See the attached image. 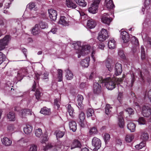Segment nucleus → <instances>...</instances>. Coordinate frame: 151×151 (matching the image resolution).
I'll return each instance as SVG.
<instances>
[{
  "label": "nucleus",
  "mask_w": 151,
  "mask_h": 151,
  "mask_svg": "<svg viewBox=\"0 0 151 151\" xmlns=\"http://www.w3.org/2000/svg\"><path fill=\"white\" fill-rule=\"evenodd\" d=\"M135 125L133 123L130 122L127 125L128 128L132 132H134L135 129Z\"/></svg>",
  "instance_id": "28"
},
{
  "label": "nucleus",
  "mask_w": 151,
  "mask_h": 151,
  "mask_svg": "<svg viewBox=\"0 0 151 151\" xmlns=\"http://www.w3.org/2000/svg\"><path fill=\"white\" fill-rule=\"evenodd\" d=\"M146 95H147V96L151 101V89H150L148 92H146Z\"/></svg>",
  "instance_id": "62"
},
{
  "label": "nucleus",
  "mask_w": 151,
  "mask_h": 151,
  "mask_svg": "<svg viewBox=\"0 0 151 151\" xmlns=\"http://www.w3.org/2000/svg\"><path fill=\"white\" fill-rule=\"evenodd\" d=\"M101 0H93V3L95 5H99Z\"/></svg>",
  "instance_id": "63"
},
{
  "label": "nucleus",
  "mask_w": 151,
  "mask_h": 151,
  "mask_svg": "<svg viewBox=\"0 0 151 151\" xmlns=\"http://www.w3.org/2000/svg\"><path fill=\"white\" fill-rule=\"evenodd\" d=\"M47 140L48 138L47 135L46 134H45L43 137L41 142L42 143H44L46 141H47Z\"/></svg>",
  "instance_id": "60"
},
{
  "label": "nucleus",
  "mask_w": 151,
  "mask_h": 151,
  "mask_svg": "<svg viewBox=\"0 0 151 151\" xmlns=\"http://www.w3.org/2000/svg\"><path fill=\"white\" fill-rule=\"evenodd\" d=\"M35 6V4L34 2L30 3L27 6V8L31 10Z\"/></svg>",
  "instance_id": "54"
},
{
  "label": "nucleus",
  "mask_w": 151,
  "mask_h": 151,
  "mask_svg": "<svg viewBox=\"0 0 151 151\" xmlns=\"http://www.w3.org/2000/svg\"><path fill=\"white\" fill-rule=\"evenodd\" d=\"M35 134L37 137H40L42 135V130L40 128H38L35 130Z\"/></svg>",
  "instance_id": "40"
},
{
  "label": "nucleus",
  "mask_w": 151,
  "mask_h": 151,
  "mask_svg": "<svg viewBox=\"0 0 151 151\" xmlns=\"http://www.w3.org/2000/svg\"><path fill=\"white\" fill-rule=\"evenodd\" d=\"M94 114V111L93 109L89 108L87 110V115L88 117L92 116Z\"/></svg>",
  "instance_id": "45"
},
{
  "label": "nucleus",
  "mask_w": 151,
  "mask_h": 151,
  "mask_svg": "<svg viewBox=\"0 0 151 151\" xmlns=\"http://www.w3.org/2000/svg\"><path fill=\"white\" fill-rule=\"evenodd\" d=\"M115 74L116 76L120 75L122 71V65L119 63H116L115 68Z\"/></svg>",
  "instance_id": "12"
},
{
  "label": "nucleus",
  "mask_w": 151,
  "mask_h": 151,
  "mask_svg": "<svg viewBox=\"0 0 151 151\" xmlns=\"http://www.w3.org/2000/svg\"><path fill=\"white\" fill-rule=\"evenodd\" d=\"M67 78L69 80H70L73 77V75L71 72L69 70H68L67 72V74L66 75Z\"/></svg>",
  "instance_id": "41"
},
{
  "label": "nucleus",
  "mask_w": 151,
  "mask_h": 151,
  "mask_svg": "<svg viewBox=\"0 0 151 151\" xmlns=\"http://www.w3.org/2000/svg\"><path fill=\"white\" fill-rule=\"evenodd\" d=\"M108 37L107 31L106 29H102L101 31L99 33L98 39L101 42L105 41Z\"/></svg>",
  "instance_id": "4"
},
{
  "label": "nucleus",
  "mask_w": 151,
  "mask_h": 151,
  "mask_svg": "<svg viewBox=\"0 0 151 151\" xmlns=\"http://www.w3.org/2000/svg\"><path fill=\"white\" fill-rule=\"evenodd\" d=\"M112 19L109 16L108 14L106 13H104L102 16L101 18L102 22L106 24L109 25Z\"/></svg>",
  "instance_id": "9"
},
{
  "label": "nucleus",
  "mask_w": 151,
  "mask_h": 151,
  "mask_svg": "<svg viewBox=\"0 0 151 151\" xmlns=\"http://www.w3.org/2000/svg\"><path fill=\"white\" fill-rule=\"evenodd\" d=\"M37 146L35 145H32L30 146L28 151H37Z\"/></svg>",
  "instance_id": "56"
},
{
  "label": "nucleus",
  "mask_w": 151,
  "mask_h": 151,
  "mask_svg": "<svg viewBox=\"0 0 151 151\" xmlns=\"http://www.w3.org/2000/svg\"><path fill=\"white\" fill-rule=\"evenodd\" d=\"M76 3L80 6L85 7L87 4V3L84 0H74Z\"/></svg>",
  "instance_id": "29"
},
{
  "label": "nucleus",
  "mask_w": 151,
  "mask_h": 151,
  "mask_svg": "<svg viewBox=\"0 0 151 151\" xmlns=\"http://www.w3.org/2000/svg\"><path fill=\"white\" fill-rule=\"evenodd\" d=\"M141 59L142 60H144L146 58V55L144 48L143 46L141 47Z\"/></svg>",
  "instance_id": "42"
},
{
  "label": "nucleus",
  "mask_w": 151,
  "mask_h": 151,
  "mask_svg": "<svg viewBox=\"0 0 151 151\" xmlns=\"http://www.w3.org/2000/svg\"><path fill=\"white\" fill-rule=\"evenodd\" d=\"M77 105L78 108L82 110L84 108L83 105L82 103V101L83 99V96L81 95H78L77 96Z\"/></svg>",
  "instance_id": "8"
},
{
  "label": "nucleus",
  "mask_w": 151,
  "mask_h": 151,
  "mask_svg": "<svg viewBox=\"0 0 151 151\" xmlns=\"http://www.w3.org/2000/svg\"><path fill=\"white\" fill-rule=\"evenodd\" d=\"M98 5H95L92 3L91 6L88 9L89 12L92 13L94 14L97 12Z\"/></svg>",
  "instance_id": "22"
},
{
  "label": "nucleus",
  "mask_w": 151,
  "mask_h": 151,
  "mask_svg": "<svg viewBox=\"0 0 151 151\" xmlns=\"http://www.w3.org/2000/svg\"><path fill=\"white\" fill-rule=\"evenodd\" d=\"M142 114L145 117H148L151 114V108L147 106H144L142 107Z\"/></svg>",
  "instance_id": "6"
},
{
  "label": "nucleus",
  "mask_w": 151,
  "mask_h": 151,
  "mask_svg": "<svg viewBox=\"0 0 151 151\" xmlns=\"http://www.w3.org/2000/svg\"><path fill=\"white\" fill-rule=\"evenodd\" d=\"M149 138V136L147 133H142L140 139L143 141H145L147 140Z\"/></svg>",
  "instance_id": "37"
},
{
  "label": "nucleus",
  "mask_w": 151,
  "mask_h": 151,
  "mask_svg": "<svg viewBox=\"0 0 151 151\" xmlns=\"http://www.w3.org/2000/svg\"><path fill=\"white\" fill-rule=\"evenodd\" d=\"M32 114L31 111L29 109H25L22 111L21 116L22 118H27L29 115Z\"/></svg>",
  "instance_id": "16"
},
{
  "label": "nucleus",
  "mask_w": 151,
  "mask_h": 151,
  "mask_svg": "<svg viewBox=\"0 0 151 151\" xmlns=\"http://www.w3.org/2000/svg\"><path fill=\"white\" fill-rule=\"evenodd\" d=\"M60 100L56 99L54 100V105L55 108L58 109L60 107Z\"/></svg>",
  "instance_id": "48"
},
{
  "label": "nucleus",
  "mask_w": 151,
  "mask_h": 151,
  "mask_svg": "<svg viewBox=\"0 0 151 151\" xmlns=\"http://www.w3.org/2000/svg\"><path fill=\"white\" fill-rule=\"evenodd\" d=\"M58 78L59 79V81H61L63 78V70L60 69H58Z\"/></svg>",
  "instance_id": "39"
},
{
  "label": "nucleus",
  "mask_w": 151,
  "mask_h": 151,
  "mask_svg": "<svg viewBox=\"0 0 151 151\" xmlns=\"http://www.w3.org/2000/svg\"><path fill=\"white\" fill-rule=\"evenodd\" d=\"M3 144L5 146H10L12 143V141L7 137H4L1 139Z\"/></svg>",
  "instance_id": "17"
},
{
  "label": "nucleus",
  "mask_w": 151,
  "mask_h": 151,
  "mask_svg": "<svg viewBox=\"0 0 151 151\" xmlns=\"http://www.w3.org/2000/svg\"><path fill=\"white\" fill-rule=\"evenodd\" d=\"M69 22L67 20V18L64 16H61L58 22L59 24L64 26H68Z\"/></svg>",
  "instance_id": "15"
},
{
  "label": "nucleus",
  "mask_w": 151,
  "mask_h": 151,
  "mask_svg": "<svg viewBox=\"0 0 151 151\" xmlns=\"http://www.w3.org/2000/svg\"><path fill=\"white\" fill-rule=\"evenodd\" d=\"M145 141H143L140 143L139 145H136L135 146V147L137 149H139L144 147L145 146Z\"/></svg>",
  "instance_id": "44"
},
{
  "label": "nucleus",
  "mask_w": 151,
  "mask_h": 151,
  "mask_svg": "<svg viewBox=\"0 0 151 151\" xmlns=\"http://www.w3.org/2000/svg\"><path fill=\"white\" fill-rule=\"evenodd\" d=\"M66 4L68 7L75 9L77 7V5L74 3L71 0H66Z\"/></svg>",
  "instance_id": "23"
},
{
  "label": "nucleus",
  "mask_w": 151,
  "mask_h": 151,
  "mask_svg": "<svg viewBox=\"0 0 151 151\" xmlns=\"http://www.w3.org/2000/svg\"><path fill=\"white\" fill-rule=\"evenodd\" d=\"M10 40V36L9 35H6L3 39L0 40V51L5 48Z\"/></svg>",
  "instance_id": "2"
},
{
  "label": "nucleus",
  "mask_w": 151,
  "mask_h": 151,
  "mask_svg": "<svg viewBox=\"0 0 151 151\" xmlns=\"http://www.w3.org/2000/svg\"><path fill=\"white\" fill-rule=\"evenodd\" d=\"M14 127L13 125L10 124L7 127V130L9 132H13L14 130Z\"/></svg>",
  "instance_id": "50"
},
{
  "label": "nucleus",
  "mask_w": 151,
  "mask_h": 151,
  "mask_svg": "<svg viewBox=\"0 0 151 151\" xmlns=\"http://www.w3.org/2000/svg\"><path fill=\"white\" fill-rule=\"evenodd\" d=\"M81 48L80 42H78L74 44V48L76 50H80L81 48Z\"/></svg>",
  "instance_id": "51"
},
{
  "label": "nucleus",
  "mask_w": 151,
  "mask_h": 151,
  "mask_svg": "<svg viewBox=\"0 0 151 151\" xmlns=\"http://www.w3.org/2000/svg\"><path fill=\"white\" fill-rule=\"evenodd\" d=\"M134 138V136L132 134H127L125 137V140L127 142H131Z\"/></svg>",
  "instance_id": "34"
},
{
  "label": "nucleus",
  "mask_w": 151,
  "mask_h": 151,
  "mask_svg": "<svg viewBox=\"0 0 151 151\" xmlns=\"http://www.w3.org/2000/svg\"><path fill=\"white\" fill-rule=\"evenodd\" d=\"M41 32V30L39 28V25L36 24L32 30V33L34 35H36L39 34Z\"/></svg>",
  "instance_id": "20"
},
{
  "label": "nucleus",
  "mask_w": 151,
  "mask_h": 151,
  "mask_svg": "<svg viewBox=\"0 0 151 151\" xmlns=\"http://www.w3.org/2000/svg\"><path fill=\"white\" fill-rule=\"evenodd\" d=\"M119 55L122 58H124L125 57V55L123 51L122 50H120L119 52Z\"/></svg>",
  "instance_id": "64"
},
{
  "label": "nucleus",
  "mask_w": 151,
  "mask_h": 151,
  "mask_svg": "<svg viewBox=\"0 0 151 151\" xmlns=\"http://www.w3.org/2000/svg\"><path fill=\"white\" fill-rule=\"evenodd\" d=\"M106 88L110 90H112L115 87L116 83L114 79L108 77L105 79L104 81Z\"/></svg>",
  "instance_id": "1"
},
{
  "label": "nucleus",
  "mask_w": 151,
  "mask_h": 151,
  "mask_svg": "<svg viewBox=\"0 0 151 151\" xmlns=\"http://www.w3.org/2000/svg\"><path fill=\"white\" fill-rule=\"evenodd\" d=\"M68 111L69 115L72 117L74 116V110L71 107L70 104H68Z\"/></svg>",
  "instance_id": "31"
},
{
  "label": "nucleus",
  "mask_w": 151,
  "mask_h": 151,
  "mask_svg": "<svg viewBox=\"0 0 151 151\" xmlns=\"http://www.w3.org/2000/svg\"><path fill=\"white\" fill-rule=\"evenodd\" d=\"M90 60V58H86L81 61V65L84 67H87L89 65Z\"/></svg>",
  "instance_id": "21"
},
{
  "label": "nucleus",
  "mask_w": 151,
  "mask_h": 151,
  "mask_svg": "<svg viewBox=\"0 0 151 151\" xmlns=\"http://www.w3.org/2000/svg\"><path fill=\"white\" fill-rule=\"evenodd\" d=\"M49 16L50 19L53 21H55L56 19L57 15V12L53 9H50L48 10Z\"/></svg>",
  "instance_id": "7"
},
{
  "label": "nucleus",
  "mask_w": 151,
  "mask_h": 151,
  "mask_svg": "<svg viewBox=\"0 0 151 151\" xmlns=\"http://www.w3.org/2000/svg\"><path fill=\"white\" fill-rule=\"evenodd\" d=\"M121 34L124 42L127 43L129 41V35L126 31H121Z\"/></svg>",
  "instance_id": "14"
},
{
  "label": "nucleus",
  "mask_w": 151,
  "mask_h": 151,
  "mask_svg": "<svg viewBox=\"0 0 151 151\" xmlns=\"http://www.w3.org/2000/svg\"><path fill=\"white\" fill-rule=\"evenodd\" d=\"M69 127L70 129L73 132H75L77 129V125L76 123L74 121H72L69 122Z\"/></svg>",
  "instance_id": "25"
},
{
  "label": "nucleus",
  "mask_w": 151,
  "mask_h": 151,
  "mask_svg": "<svg viewBox=\"0 0 151 151\" xmlns=\"http://www.w3.org/2000/svg\"><path fill=\"white\" fill-rule=\"evenodd\" d=\"M105 4L108 9H111L114 6L112 0H105Z\"/></svg>",
  "instance_id": "18"
},
{
  "label": "nucleus",
  "mask_w": 151,
  "mask_h": 151,
  "mask_svg": "<svg viewBox=\"0 0 151 151\" xmlns=\"http://www.w3.org/2000/svg\"><path fill=\"white\" fill-rule=\"evenodd\" d=\"M101 88L100 84L98 83L95 82L93 86V91L94 93L99 94L101 92Z\"/></svg>",
  "instance_id": "10"
},
{
  "label": "nucleus",
  "mask_w": 151,
  "mask_h": 151,
  "mask_svg": "<svg viewBox=\"0 0 151 151\" xmlns=\"http://www.w3.org/2000/svg\"><path fill=\"white\" fill-rule=\"evenodd\" d=\"M48 75H49V73H47V72H45L44 73V74L42 75V76H43L42 77V78L44 79H48Z\"/></svg>",
  "instance_id": "61"
},
{
  "label": "nucleus",
  "mask_w": 151,
  "mask_h": 151,
  "mask_svg": "<svg viewBox=\"0 0 151 151\" xmlns=\"http://www.w3.org/2000/svg\"><path fill=\"white\" fill-rule=\"evenodd\" d=\"M109 47L111 49H113L115 47L116 45L114 40H110L108 42Z\"/></svg>",
  "instance_id": "32"
},
{
  "label": "nucleus",
  "mask_w": 151,
  "mask_h": 151,
  "mask_svg": "<svg viewBox=\"0 0 151 151\" xmlns=\"http://www.w3.org/2000/svg\"><path fill=\"white\" fill-rule=\"evenodd\" d=\"M104 138L106 144L110 140V135L108 133H106L104 136Z\"/></svg>",
  "instance_id": "46"
},
{
  "label": "nucleus",
  "mask_w": 151,
  "mask_h": 151,
  "mask_svg": "<svg viewBox=\"0 0 151 151\" xmlns=\"http://www.w3.org/2000/svg\"><path fill=\"white\" fill-rule=\"evenodd\" d=\"M126 111L128 112L129 114H133L134 113V111L133 109L131 108H128L127 109Z\"/></svg>",
  "instance_id": "58"
},
{
  "label": "nucleus",
  "mask_w": 151,
  "mask_h": 151,
  "mask_svg": "<svg viewBox=\"0 0 151 151\" xmlns=\"http://www.w3.org/2000/svg\"><path fill=\"white\" fill-rule=\"evenodd\" d=\"M85 118V115L84 113L81 112L78 116V119H77V121L80 126L82 127L85 126L86 122Z\"/></svg>",
  "instance_id": "5"
},
{
  "label": "nucleus",
  "mask_w": 151,
  "mask_h": 151,
  "mask_svg": "<svg viewBox=\"0 0 151 151\" xmlns=\"http://www.w3.org/2000/svg\"><path fill=\"white\" fill-rule=\"evenodd\" d=\"M123 97V96L122 93H119L118 96L117 97V99L120 103L121 102Z\"/></svg>",
  "instance_id": "59"
},
{
  "label": "nucleus",
  "mask_w": 151,
  "mask_h": 151,
  "mask_svg": "<svg viewBox=\"0 0 151 151\" xmlns=\"http://www.w3.org/2000/svg\"><path fill=\"white\" fill-rule=\"evenodd\" d=\"M81 144L79 140L75 139L73 140L71 145V149H73L76 148H81Z\"/></svg>",
  "instance_id": "11"
},
{
  "label": "nucleus",
  "mask_w": 151,
  "mask_h": 151,
  "mask_svg": "<svg viewBox=\"0 0 151 151\" xmlns=\"http://www.w3.org/2000/svg\"><path fill=\"white\" fill-rule=\"evenodd\" d=\"M56 134V136L58 138H60L63 137L65 134L64 132L61 131H56L55 132Z\"/></svg>",
  "instance_id": "38"
},
{
  "label": "nucleus",
  "mask_w": 151,
  "mask_h": 151,
  "mask_svg": "<svg viewBox=\"0 0 151 151\" xmlns=\"http://www.w3.org/2000/svg\"><path fill=\"white\" fill-rule=\"evenodd\" d=\"M47 24L45 22H41L40 23L39 26L41 29H44L46 28Z\"/></svg>",
  "instance_id": "57"
},
{
  "label": "nucleus",
  "mask_w": 151,
  "mask_h": 151,
  "mask_svg": "<svg viewBox=\"0 0 151 151\" xmlns=\"http://www.w3.org/2000/svg\"><path fill=\"white\" fill-rule=\"evenodd\" d=\"M96 25V23L92 19L88 20L87 27L90 29L94 28Z\"/></svg>",
  "instance_id": "26"
},
{
  "label": "nucleus",
  "mask_w": 151,
  "mask_h": 151,
  "mask_svg": "<svg viewBox=\"0 0 151 151\" xmlns=\"http://www.w3.org/2000/svg\"><path fill=\"white\" fill-rule=\"evenodd\" d=\"M52 148H53V149L52 151H58L56 148V147L52 145L51 144H48L46 145L44 150L46 151V150Z\"/></svg>",
  "instance_id": "36"
},
{
  "label": "nucleus",
  "mask_w": 151,
  "mask_h": 151,
  "mask_svg": "<svg viewBox=\"0 0 151 151\" xmlns=\"http://www.w3.org/2000/svg\"><path fill=\"white\" fill-rule=\"evenodd\" d=\"M118 125L121 128H123L124 126V122L123 117L122 115L119 116L118 118Z\"/></svg>",
  "instance_id": "27"
},
{
  "label": "nucleus",
  "mask_w": 151,
  "mask_h": 151,
  "mask_svg": "<svg viewBox=\"0 0 151 151\" xmlns=\"http://www.w3.org/2000/svg\"><path fill=\"white\" fill-rule=\"evenodd\" d=\"M138 122L140 124H146V122L144 118L140 117L138 119Z\"/></svg>",
  "instance_id": "52"
},
{
  "label": "nucleus",
  "mask_w": 151,
  "mask_h": 151,
  "mask_svg": "<svg viewBox=\"0 0 151 151\" xmlns=\"http://www.w3.org/2000/svg\"><path fill=\"white\" fill-rule=\"evenodd\" d=\"M32 130V126L28 125L26 126V127L24 128V131L26 134H29L31 133Z\"/></svg>",
  "instance_id": "24"
},
{
  "label": "nucleus",
  "mask_w": 151,
  "mask_h": 151,
  "mask_svg": "<svg viewBox=\"0 0 151 151\" xmlns=\"http://www.w3.org/2000/svg\"><path fill=\"white\" fill-rule=\"evenodd\" d=\"M6 58L5 55L3 53L0 52V65L2 63L3 60Z\"/></svg>",
  "instance_id": "53"
},
{
  "label": "nucleus",
  "mask_w": 151,
  "mask_h": 151,
  "mask_svg": "<svg viewBox=\"0 0 151 151\" xmlns=\"http://www.w3.org/2000/svg\"><path fill=\"white\" fill-rule=\"evenodd\" d=\"M113 108L109 104L106 105L105 109V113L107 115L109 114L112 110Z\"/></svg>",
  "instance_id": "33"
},
{
  "label": "nucleus",
  "mask_w": 151,
  "mask_h": 151,
  "mask_svg": "<svg viewBox=\"0 0 151 151\" xmlns=\"http://www.w3.org/2000/svg\"><path fill=\"white\" fill-rule=\"evenodd\" d=\"M98 132L96 127H94L90 128L89 132L90 135H92L97 134Z\"/></svg>",
  "instance_id": "35"
},
{
  "label": "nucleus",
  "mask_w": 151,
  "mask_h": 151,
  "mask_svg": "<svg viewBox=\"0 0 151 151\" xmlns=\"http://www.w3.org/2000/svg\"><path fill=\"white\" fill-rule=\"evenodd\" d=\"M125 77V75H123L122 78H117L114 79V81L116 83L119 84L120 83H122Z\"/></svg>",
  "instance_id": "43"
},
{
  "label": "nucleus",
  "mask_w": 151,
  "mask_h": 151,
  "mask_svg": "<svg viewBox=\"0 0 151 151\" xmlns=\"http://www.w3.org/2000/svg\"><path fill=\"white\" fill-rule=\"evenodd\" d=\"M40 112L45 115H49L51 114L50 109L46 107L42 108L40 111Z\"/></svg>",
  "instance_id": "19"
},
{
  "label": "nucleus",
  "mask_w": 151,
  "mask_h": 151,
  "mask_svg": "<svg viewBox=\"0 0 151 151\" xmlns=\"http://www.w3.org/2000/svg\"><path fill=\"white\" fill-rule=\"evenodd\" d=\"M131 42L133 44L137 46L139 44L138 40L135 37H134L132 38Z\"/></svg>",
  "instance_id": "49"
},
{
  "label": "nucleus",
  "mask_w": 151,
  "mask_h": 151,
  "mask_svg": "<svg viewBox=\"0 0 151 151\" xmlns=\"http://www.w3.org/2000/svg\"><path fill=\"white\" fill-rule=\"evenodd\" d=\"M7 118L9 119L10 121H14L15 120V116L13 112H9L7 114Z\"/></svg>",
  "instance_id": "30"
},
{
  "label": "nucleus",
  "mask_w": 151,
  "mask_h": 151,
  "mask_svg": "<svg viewBox=\"0 0 151 151\" xmlns=\"http://www.w3.org/2000/svg\"><path fill=\"white\" fill-rule=\"evenodd\" d=\"M91 48V46L88 45H85L82 47L81 53L82 55L84 56L85 54H88Z\"/></svg>",
  "instance_id": "13"
},
{
  "label": "nucleus",
  "mask_w": 151,
  "mask_h": 151,
  "mask_svg": "<svg viewBox=\"0 0 151 151\" xmlns=\"http://www.w3.org/2000/svg\"><path fill=\"white\" fill-rule=\"evenodd\" d=\"M92 146L94 147L93 149V151H96L101 147V142L100 139L96 137H94L92 140Z\"/></svg>",
  "instance_id": "3"
},
{
  "label": "nucleus",
  "mask_w": 151,
  "mask_h": 151,
  "mask_svg": "<svg viewBox=\"0 0 151 151\" xmlns=\"http://www.w3.org/2000/svg\"><path fill=\"white\" fill-rule=\"evenodd\" d=\"M35 95L37 99L38 100L40 99L41 96V93L38 89H36Z\"/></svg>",
  "instance_id": "55"
},
{
  "label": "nucleus",
  "mask_w": 151,
  "mask_h": 151,
  "mask_svg": "<svg viewBox=\"0 0 151 151\" xmlns=\"http://www.w3.org/2000/svg\"><path fill=\"white\" fill-rule=\"evenodd\" d=\"M105 63L106 66L108 68V70L110 71H111L112 70V68L111 67V63L110 61L107 60L106 61Z\"/></svg>",
  "instance_id": "47"
}]
</instances>
